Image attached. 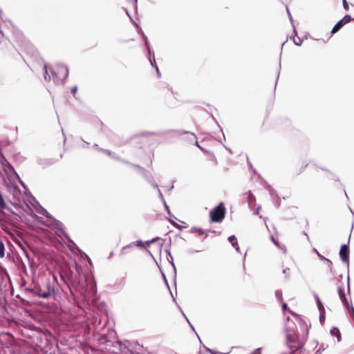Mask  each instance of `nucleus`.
Wrapping results in <instances>:
<instances>
[{"label":"nucleus","instance_id":"nucleus-1","mask_svg":"<svg viewBox=\"0 0 354 354\" xmlns=\"http://www.w3.org/2000/svg\"><path fill=\"white\" fill-rule=\"evenodd\" d=\"M43 68L44 71V79L49 81L53 78L56 84L63 83L68 75V67L63 64H57L50 69L45 64Z\"/></svg>","mask_w":354,"mask_h":354},{"label":"nucleus","instance_id":"nucleus-2","mask_svg":"<svg viewBox=\"0 0 354 354\" xmlns=\"http://www.w3.org/2000/svg\"><path fill=\"white\" fill-rule=\"evenodd\" d=\"M36 211L46 217V221H42L40 218L39 221L48 227H54L59 230L61 232H63V225L59 221L55 219L52 216L47 212L46 209L41 207L39 204L37 203L35 206Z\"/></svg>","mask_w":354,"mask_h":354},{"label":"nucleus","instance_id":"nucleus-3","mask_svg":"<svg viewBox=\"0 0 354 354\" xmlns=\"http://www.w3.org/2000/svg\"><path fill=\"white\" fill-rule=\"evenodd\" d=\"M225 208L223 203L215 207L210 212V217L214 222H221L225 216Z\"/></svg>","mask_w":354,"mask_h":354},{"label":"nucleus","instance_id":"nucleus-4","mask_svg":"<svg viewBox=\"0 0 354 354\" xmlns=\"http://www.w3.org/2000/svg\"><path fill=\"white\" fill-rule=\"evenodd\" d=\"M54 293V288L49 283H46V288H39L35 292V295L44 299L49 298Z\"/></svg>","mask_w":354,"mask_h":354},{"label":"nucleus","instance_id":"nucleus-5","mask_svg":"<svg viewBox=\"0 0 354 354\" xmlns=\"http://www.w3.org/2000/svg\"><path fill=\"white\" fill-rule=\"evenodd\" d=\"M290 312L294 316L297 324L300 326L301 329L304 331V335H307L308 333V326L306 322L296 313L292 312L291 310H290Z\"/></svg>","mask_w":354,"mask_h":354},{"label":"nucleus","instance_id":"nucleus-6","mask_svg":"<svg viewBox=\"0 0 354 354\" xmlns=\"http://www.w3.org/2000/svg\"><path fill=\"white\" fill-rule=\"evenodd\" d=\"M339 257L343 262H345L347 265H348L349 248L346 244H344L341 246L339 250Z\"/></svg>","mask_w":354,"mask_h":354},{"label":"nucleus","instance_id":"nucleus-7","mask_svg":"<svg viewBox=\"0 0 354 354\" xmlns=\"http://www.w3.org/2000/svg\"><path fill=\"white\" fill-rule=\"evenodd\" d=\"M154 241H155L154 239H152L149 241H145V242H143L142 241H136V242L132 243L131 244H130L129 245H127L126 248H129L133 244L138 247L146 248V247L149 246L150 244L154 243Z\"/></svg>","mask_w":354,"mask_h":354},{"label":"nucleus","instance_id":"nucleus-8","mask_svg":"<svg viewBox=\"0 0 354 354\" xmlns=\"http://www.w3.org/2000/svg\"><path fill=\"white\" fill-rule=\"evenodd\" d=\"M270 240L272 241V243L280 250H281L284 254L286 253L287 250L284 245H281L274 238L273 236H270Z\"/></svg>","mask_w":354,"mask_h":354},{"label":"nucleus","instance_id":"nucleus-9","mask_svg":"<svg viewBox=\"0 0 354 354\" xmlns=\"http://www.w3.org/2000/svg\"><path fill=\"white\" fill-rule=\"evenodd\" d=\"M228 241L231 243L232 245L236 249V252H239V247L238 245V242L236 236L234 235H232L229 236Z\"/></svg>","mask_w":354,"mask_h":354},{"label":"nucleus","instance_id":"nucleus-10","mask_svg":"<svg viewBox=\"0 0 354 354\" xmlns=\"http://www.w3.org/2000/svg\"><path fill=\"white\" fill-rule=\"evenodd\" d=\"M23 48H24V50L26 52H27L28 53H34L35 51L34 47L28 42L25 43L23 45Z\"/></svg>","mask_w":354,"mask_h":354},{"label":"nucleus","instance_id":"nucleus-11","mask_svg":"<svg viewBox=\"0 0 354 354\" xmlns=\"http://www.w3.org/2000/svg\"><path fill=\"white\" fill-rule=\"evenodd\" d=\"M330 334L333 336L337 337V342L340 341L341 335H340V332L337 328H335V327L332 328L330 329Z\"/></svg>","mask_w":354,"mask_h":354},{"label":"nucleus","instance_id":"nucleus-12","mask_svg":"<svg viewBox=\"0 0 354 354\" xmlns=\"http://www.w3.org/2000/svg\"><path fill=\"white\" fill-rule=\"evenodd\" d=\"M344 25L342 20H339L333 28L332 33L337 32Z\"/></svg>","mask_w":354,"mask_h":354},{"label":"nucleus","instance_id":"nucleus-13","mask_svg":"<svg viewBox=\"0 0 354 354\" xmlns=\"http://www.w3.org/2000/svg\"><path fill=\"white\" fill-rule=\"evenodd\" d=\"M149 62H150V64L151 65L153 66V67H155L156 69V71H157V73H158V77H160V72H159V70H158V68L157 66V65L156 64V60H155V57L154 56L153 57H151V54H149Z\"/></svg>","mask_w":354,"mask_h":354},{"label":"nucleus","instance_id":"nucleus-14","mask_svg":"<svg viewBox=\"0 0 354 354\" xmlns=\"http://www.w3.org/2000/svg\"><path fill=\"white\" fill-rule=\"evenodd\" d=\"M315 297L317 306V308H318L319 312L324 311V307L322 303L321 302V301H320L319 297L317 296V295H315Z\"/></svg>","mask_w":354,"mask_h":354},{"label":"nucleus","instance_id":"nucleus-15","mask_svg":"<svg viewBox=\"0 0 354 354\" xmlns=\"http://www.w3.org/2000/svg\"><path fill=\"white\" fill-rule=\"evenodd\" d=\"M5 256V246L3 242L0 240V258H3Z\"/></svg>","mask_w":354,"mask_h":354},{"label":"nucleus","instance_id":"nucleus-16","mask_svg":"<svg viewBox=\"0 0 354 354\" xmlns=\"http://www.w3.org/2000/svg\"><path fill=\"white\" fill-rule=\"evenodd\" d=\"M143 38H144L145 46H146V48H147V49L148 50V53H149V54H151V51L149 43V41H148V38L145 35H143Z\"/></svg>","mask_w":354,"mask_h":354},{"label":"nucleus","instance_id":"nucleus-17","mask_svg":"<svg viewBox=\"0 0 354 354\" xmlns=\"http://www.w3.org/2000/svg\"><path fill=\"white\" fill-rule=\"evenodd\" d=\"M315 251H316V253H317L319 259L321 261H325L326 263H331V261L328 259H327V258L324 257V256H322L317 250H315Z\"/></svg>","mask_w":354,"mask_h":354},{"label":"nucleus","instance_id":"nucleus-18","mask_svg":"<svg viewBox=\"0 0 354 354\" xmlns=\"http://www.w3.org/2000/svg\"><path fill=\"white\" fill-rule=\"evenodd\" d=\"M275 295H276V297H277V300L279 301V302H282L283 301V297H282V292H281V290H277L275 292Z\"/></svg>","mask_w":354,"mask_h":354},{"label":"nucleus","instance_id":"nucleus-19","mask_svg":"<svg viewBox=\"0 0 354 354\" xmlns=\"http://www.w3.org/2000/svg\"><path fill=\"white\" fill-rule=\"evenodd\" d=\"M342 302L344 304V305L347 308L349 306H351V304H349L347 298L346 297V296L343 297H341L340 298Z\"/></svg>","mask_w":354,"mask_h":354},{"label":"nucleus","instance_id":"nucleus-20","mask_svg":"<svg viewBox=\"0 0 354 354\" xmlns=\"http://www.w3.org/2000/svg\"><path fill=\"white\" fill-rule=\"evenodd\" d=\"M342 302L344 304V305L347 308L349 306H351V304H349L347 298L346 297V296L343 297H341L340 298Z\"/></svg>","mask_w":354,"mask_h":354},{"label":"nucleus","instance_id":"nucleus-21","mask_svg":"<svg viewBox=\"0 0 354 354\" xmlns=\"http://www.w3.org/2000/svg\"><path fill=\"white\" fill-rule=\"evenodd\" d=\"M348 314L353 318L354 317V308L352 305L347 307Z\"/></svg>","mask_w":354,"mask_h":354},{"label":"nucleus","instance_id":"nucleus-22","mask_svg":"<svg viewBox=\"0 0 354 354\" xmlns=\"http://www.w3.org/2000/svg\"><path fill=\"white\" fill-rule=\"evenodd\" d=\"M341 20H342V21L344 22V24H348V22L351 21V17L350 15H346L343 19H342Z\"/></svg>","mask_w":354,"mask_h":354},{"label":"nucleus","instance_id":"nucleus-23","mask_svg":"<svg viewBox=\"0 0 354 354\" xmlns=\"http://www.w3.org/2000/svg\"><path fill=\"white\" fill-rule=\"evenodd\" d=\"M338 295H339V298L346 296L343 288H342V287L338 288Z\"/></svg>","mask_w":354,"mask_h":354},{"label":"nucleus","instance_id":"nucleus-24","mask_svg":"<svg viewBox=\"0 0 354 354\" xmlns=\"http://www.w3.org/2000/svg\"><path fill=\"white\" fill-rule=\"evenodd\" d=\"M248 197L250 202H254L256 201L255 196L251 193V192H248Z\"/></svg>","mask_w":354,"mask_h":354},{"label":"nucleus","instance_id":"nucleus-25","mask_svg":"<svg viewBox=\"0 0 354 354\" xmlns=\"http://www.w3.org/2000/svg\"><path fill=\"white\" fill-rule=\"evenodd\" d=\"M158 194H159V197L161 198V200L162 201L163 203H164V205H165V207L169 210V207L167 206V205L166 204L165 201H164V198H163V196H162V194L161 193V192L158 189Z\"/></svg>","mask_w":354,"mask_h":354},{"label":"nucleus","instance_id":"nucleus-26","mask_svg":"<svg viewBox=\"0 0 354 354\" xmlns=\"http://www.w3.org/2000/svg\"><path fill=\"white\" fill-rule=\"evenodd\" d=\"M343 6L345 10L348 9V4L346 0H343Z\"/></svg>","mask_w":354,"mask_h":354},{"label":"nucleus","instance_id":"nucleus-27","mask_svg":"<svg viewBox=\"0 0 354 354\" xmlns=\"http://www.w3.org/2000/svg\"><path fill=\"white\" fill-rule=\"evenodd\" d=\"M77 91V87L76 86L71 88V93L75 95Z\"/></svg>","mask_w":354,"mask_h":354},{"label":"nucleus","instance_id":"nucleus-28","mask_svg":"<svg viewBox=\"0 0 354 354\" xmlns=\"http://www.w3.org/2000/svg\"><path fill=\"white\" fill-rule=\"evenodd\" d=\"M100 150L102 151H103L104 153H105L108 156H111V152L110 151H109V150L102 149H100Z\"/></svg>","mask_w":354,"mask_h":354},{"label":"nucleus","instance_id":"nucleus-29","mask_svg":"<svg viewBox=\"0 0 354 354\" xmlns=\"http://www.w3.org/2000/svg\"><path fill=\"white\" fill-rule=\"evenodd\" d=\"M300 39H298V40L295 39H293V41L294 43L297 45V46H300L301 45V42H299Z\"/></svg>","mask_w":354,"mask_h":354},{"label":"nucleus","instance_id":"nucleus-30","mask_svg":"<svg viewBox=\"0 0 354 354\" xmlns=\"http://www.w3.org/2000/svg\"><path fill=\"white\" fill-rule=\"evenodd\" d=\"M250 354H261V348L256 349L254 352Z\"/></svg>","mask_w":354,"mask_h":354},{"label":"nucleus","instance_id":"nucleus-31","mask_svg":"<svg viewBox=\"0 0 354 354\" xmlns=\"http://www.w3.org/2000/svg\"><path fill=\"white\" fill-rule=\"evenodd\" d=\"M324 311H322L320 312V316H319V319H320V321L322 322V319H324Z\"/></svg>","mask_w":354,"mask_h":354},{"label":"nucleus","instance_id":"nucleus-32","mask_svg":"<svg viewBox=\"0 0 354 354\" xmlns=\"http://www.w3.org/2000/svg\"><path fill=\"white\" fill-rule=\"evenodd\" d=\"M196 231L199 234H204V231L202 230V229H196Z\"/></svg>","mask_w":354,"mask_h":354},{"label":"nucleus","instance_id":"nucleus-33","mask_svg":"<svg viewBox=\"0 0 354 354\" xmlns=\"http://www.w3.org/2000/svg\"><path fill=\"white\" fill-rule=\"evenodd\" d=\"M129 2H132L134 3V6H135V8H137V4H136V2H137V0H127Z\"/></svg>","mask_w":354,"mask_h":354},{"label":"nucleus","instance_id":"nucleus-34","mask_svg":"<svg viewBox=\"0 0 354 354\" xmlns=\"http://www.w3.org/2000/svg\"><path fill=\"white\" fill-rule=\"evenodd\" d=\"M282 304V308L283 310H286L287 309V304L286 303H284L283 301L281 302Z\"/></svg>","mask_w":354,"mask_h":354},{"label":"nucleus","instance_id":"nucleus-35","mask_svg":"<svg viewBox=\"0 0 354 354\" xmlns=\"http://www.w3.org/2000/svg\"><path fill=\"white\" fill-rule=\"evenodd\" d=\"M260 209H261V207H258L256 212H254V214L257 215H259Z\"/></svg>","mask_w":354,"mask_h":354},{"label":"nucleus","instance_id":"nucleus-36","mask_svg":"<svg viewBox=\"0 0 354 354\" xmlns=\"http://www.w3.org/2000/svg\"><path fill=\"white\" fill-rule=\"evenodd\" d=\"M287 11H288L290 19L292 20V17H291L290 13L289 12V10H288V8H287Z\"/></svg>","mask_w":354,"mask_h":354},{"label":"nucleus","instance_id":"nucleus-37","mask_svg":"<svg viewBox=\"0 0 354 354\" xmlns=\"http://www.w3.org/2000/svg\"><path fill=\"white\" fill-rule=\"evenodd\" d=\"M196 145L197 147H198L200 149H201L202 150H203V149H202V148L199 146V145H198V142H197V141H196Z\"/></svg>","mask_w":354,"mask_h":354},{"label":"nucleus","instance_id":"nucleus-38","mask_svg":"<svg viewBox=\"0 0 354 354\" xmlns=\"http://www.w3.org/2000/svg\"><path fill=\"white\" fill-rule=\"evenodd\" d=\"M304 234H305V236H306L307 239L309 241L310 239H309V236H308V234L306 232H304Z\"/></svg>","mask_w":354,"mask_h":354},{"label":"nucleus","instance_id":"nucleus-39","mask_svg":"<svg viewBox=\"0 0 354 354\" xmlns=\"http://www.w3.org/2000/svg\"><path fill=\"white\" fill-rule=\"evenodd\" d=\"M288 270H289V269H288V270H287V269L283 270V272L284 274H287V272H288Z\"/></svg>","mask_w":354,"mask_h":354},{"label":"nucleus","instance_id":"nucleus-40","mask_svg":"<svg viewBox=\"0 0 354 354\" xmlns=\"http://www.w3.org/2000/svg\"><path fill=\"white\" fill-rule=\"evenodd\" d=\"M270 194H274V190H273V189H270Z\"/></svg>","mask_w":354,"mask_h":354},{"label":"nucleus","instance_id":"nucleus-41","mask_svg":"<svg viewBox=\"0 0 354 354\" xmlns=\"http://www.w3.org/2000/svg\"><path fill=\"white\" fill-rule=\"evenodd\" d=\"M330 263H326V265L328 266V267H329V268L331 269V268L330 267Z\"/></svg>","mask_w":354,"mask_h":354},{"label":"nucleus","instance_id":"nucleus-42","mask_svg":"<svg viewBox=\"0 0 354 354\" xmlns=\"http://www.w3.org/2000/svg\"><path fill=\"white\" fill-rule=\"evenodd\" d=\"M189 324L191 325V326H192V328H193V330H194V326H192L190 323H189Z\"/></svg>","mask_w":354,"mask_h":354},{"label":"nucleus","instance_id":"nucleus-43","mask_svg":"<svg viewBox=\"0 0 354 354\" xmlns=\"http://www.w3.org/2000/svg\"><path fill=\"white\" fill-rule=\"evenodd\" d=\"M294 350L295 349L292 350L293 351V354H298V353H295ZM299 354H301V353H299Z\"/></svg>","mask_w":354,"mask_h":354},{"label":"nucleus","instance_id":"nucleus-44","mask_svg":"<svg viewBox=\"0 0 354 354\" xmlns=\"http://www.w3.org/2000/svg\"><path fill=\"white\" fill-rule=\"evenodd\" d=\"M349 287H350V285H349V283L348 282V288L349 289Z\"/></svg>","mask_w":354,"mask_h":354},{"label":"nucleus","instance_id":"nucleus-45","mask_svg":"<svg viewBox=\"0 0 354 354\" xmlns=\"http://www.w3.org/2000/svg\"><path fill=\"white\" fill-rule=\"evenodd\" d=\"M154 187L158 188V185H155Z\"/></svg>","mask_w":354,"mask_h":354},{"label":"nucleus","instance_id":"nucleus-46","mask_svg":"<svg viewBox=\"0 0 354 354\" xmlns=\"http://www.w3.org/2000/svg\"><path fill=\"white\" fill-rule=\"evenodd\" d=\"M197 337H198V339H200L199 335H197ZM199 340L201 342V339H199Z\"/></svg>","mask_w":354,"mask_h":354}]
</instances>
